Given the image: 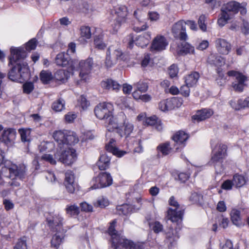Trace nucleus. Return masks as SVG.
<instances>
[{
	"instance_id": "obj_62",
	"label": "nucleus",
	"mask_w": 249,
	"mask_h": 249,
	"mask_svg": "<svg viewBox=\"0 0 249 249\" xmlns=\"http://www.w3.org/2000/svg\"><path fill=\"white\" fill-rule=\"evenodd\" d=\"M77 115L75 113L72 112H69L65 115V121L69 123H72L73 121L76 118Z\"/></svg>"
},
{
	"instance_id": "obj_58",
	"label": "nucleus",
	"mask_w": 249,
	"mask_h": 249,
	"mask_svg": "<svg viewBox=\"0 0 249 249\" xmlns=\"http://www.w3.org/2000/svg\"><path fill=\"white\" fill-rule=\"evenodd\" d=\"M109 202L107 199L103 197L97 201V203L95 204V206L104 208L107 206Z\"/></svg>"
},
{
	"instance_id": "obj_2",
	"label": "nucleus",
	"mask_w": 249,
	"mask_h": 249,
	"mask_svg": "<svg viewBox=\"0 0 249 249\" xmlns=\"http://www.w3.org/2000/svg\"><path fill=\"white\" fill-rule=\"evenodd\" d=\"M4 152L0 148V165L3 164L2 174L6 178L14 179L16 178L20 179L24 178L26 173V166L24 164H20L18 166L13 164L10 160H5Z\"/></svg>"
},
{
	"instance_id": "obj_15",
	"label": "nucleus",
	"mask_w": 249,
	"mask_h": 249,
	"mask_svg": "<svg viewBox=\"0 0 249 249\" xmlns=\"http://www.w3.org/2000/svg\"><path fill=\"white\" fill-rule=\"evenodd\" d=\"M228 74L230 76H233L235 78L236 81L232 83L234 89L238 92L242 91L245 86L244 82L247 79L246 77L241 73L233 71H229Z\"/></svg>"
},
{
	"instance_id": "obj_49",
	"label": "nucleus",
	"mask_w": 249,
	"mask_h": 249,
	"mask_svg": "<svg viewBox=\"0 0 249 249\" xmlns=\"http://www.w3.org/2000/svg\"><path fill=\"white\" fill-rule=\"evenodd\" d=\"M65 210L66 213L71 216L78 215L79 213V208L75 204L67 206Z\"/></svg>"
},
{
	"instance_id": "obj_8",
	"label": "nucleus",
	"mask_w": 249,
	"mask_h": 249,
	"mask_svg": "<svg viewBox=\"0 0 249 249\" xmlns=\"http://www.w3.org/2000/svg\"><path fill=\"white\" fill-rule=\"evenodd\" d=\"M113 106L110 103H103L98 104L94 108V113L96 117L100 120H107L108 121L112 116Z\"/></svg>"
},
{
	"instance_id": "obj_48",
	"label": "nucleus",
	"mask_w": 249,
	"mask_h": 249,
	"mask_svg": "<svg viewBox=\"0 0 249 249\" xmlns=\"http://www.w3.org/2000/svg\"><path fill=\"white\" fill-rule=\"evenodd\" d=\"M54 147L53 144L50 142H42L38 146L40 152H49Z\"/></svg>"
},
{
	"instance_id": "obj_24",
	"label": "nucleus",
	"mask_w": 249,
	"mask_h": 249,
	"mask_svg": "<svg viewBox=\"0 0 249 249\" xmlns=\"http://www.w3.org/2000/svg\"><path fill=\"white\" fill-rule=\"evenodd\" d=\"M11 56L9 58V64L13 65L14 62L25 58L26 56V52L20 48H11Z\"/></svg>"
},
{
	"instance_id": "obj_16",
	"label": "nucleus",
	"mask_w": 249,
	"mask_h": 249,
	"mask_svg": "<svg viewBox=\"0 0 249 249\" xmlns=\"http://www.w3.org/2000/svg\"><path fill=\"white\" fill-rule=\"evenodd\" d=\"M134 15L137 19L138 23H134L133 27V30L136 32H140L146 30L148 28V26L147 23H144L142 25H141L142 23L144 22L145 19L143 18L145 17V13L141 10H137L134 12Z\"/></svg>"
},
{
	"instance_id": "obj_42",
	"label": "nucleus",
	"mask_w": 249,
	"mask_h": 249,
	"mask_svg": "<svg viewBox=\"0 0 249 249\" xmlns=\"http://www.w3.org/2000/svg\"><path fill=\"white\" fill-rule=\"evenodd\" d=\"M70 72L65 70H59L56 71L54 74L55 78L58 81H65L70 76Z\"/></svg>"
},
{
	"instance_id": "obj_23",
	"label": "nucleus",
	"mask_w": 249,
	"mask_h": 249,
	"mask_svg": "<svg viewBox=\"0 0 249 249\" xmlns=\"http://www.w3.org/2000/svg\"><path fill=\"white\" fill-rule=\"evenodd\" d=\"M63 218L59 214H55L47 219L49 226L56 231H60L63 224Z\"/></svg>"
},
{
	"instance_id": "obj_7",
	"label": "nucleus",
	"mask_w": 249,
	"mask_h": 249,
	"mask_svg": "<svg viewBox=\"0 0 249 249\" xmlns=\"http://www.w3.org/2000/svg\"><path fill=\"white\" fill-rule=\"evenodd\" d=\"M170 206L175 207V209L169 208L167 211V217L172 222H176L178 224L182 220L183 211L179 208L178 202L175 200L174 196H171L169 200Z\"/></svg>"
},
{
	"instance_id": "obj_44",
	"label": "nucleus",
	"mask_w": 249,
	"mask_h": 249,
	"mask_svg": "<svg viewBox=\"0 0 249 249\" xmlns=\"http://www.w3.org/2000/svg\"><path fill=\"white\" fill-rule=\"evenodd\" d=\"M21 141L29 142L31 141V130L30 129H19L18 130Z\"/></svg>"
},
{
	"instance_id": "obj_1",
	"label": "nucleus",
	"mask_w": 249,
	"mask_h": 249,
	"mask_svg": "<svg viewBox=\"0 0 249 249\" xmlns=\"http://www.w3.org/2000/svg\"><path fill=\"white\" fill-rule=\"evenodd\" d=\"M108 130H115L116 132L122 138L127 137L133 132L134 125L129 122L123 112H121L115 117L110 118L106 124Z\"/></svg>"
},
{
	"instance_id": "obj_18",
	"label": "nucleus",
	"mask_w": 249,
	"mask_h": 249,
	"mask_svg": "<svg viewBox=\"0 0 249 249\" xmlns=\"http://www.w3.org/2000/svg\"><path fill=\"white\" fill-rule=\"evenodd\" d=\"M16 137V130L12 128H8L3 131L0 138V141L6 145L9 146L14 143Z\"/></svg>"
},
{
	"instance_id": "obj_14",
	"label": "nucleus",
	"mask_w": 249,
	"mask_h": 249,
	"mask_svg": "<svg viewBox=\"0 0 249 249\" xmlns=\"http://www.w3.org/2000/svg\"><path fill=\"white\" fill-rule=\"evenodd\" d=\"M186 23L180 20L175 23L172 28V32L175 38H179L181 40H186L187 35L186 33Z\"/></svg>"
},
{
	"instance_id": "obj_59",
	"label": "nucleus",
	"mask_w": 249,
	"mask_h": 249,
	"mask_svg": "<svg viewBox=\"0 0 249 249\" xmlns=\"http://www.w3.org/2000/svg\"><path fill=\"white\" fill-rule=\"evenodd\" d=\"M190 85H187V84H186V85H183L180 88V93L185 97H188L190 94Z\"/></svg>"
},
{
	"instance_id": "obj_64",
	"label": "nucleus",
	"mask_w": 249,
	"mask_h": 249,
	"mask_svg": "<svg viewBox=\"0 0 249 249\" xmlns=\"http://www.w3.org/2000/svg\"><path fill=\"white\" fill-rule=\"evenodd\" d=\"M242 32L245 35L249 34V23L245 20L243 21L242 26L241 27Z\"/></svg>"
},
{
	"instance_id": "obj_60",
	"label": "nucleus",
	"mask_w": 249,
	"mask_h": 249,
	"mask_svg": "<svg viewBox=\"0 0 249 249\" xmlns=\"http://www.w3.org/2000/svg\"><path fill=\"white\" fill-rule=\"evenodd\" d=\"M24 92L29 94L31 93L34 89V85L32 83L28 82L25 83L23 86Z\"/></svg>"
},
{
	"instance_id": "obj_28",
	"label": "nucleus",
	"mask_w": 249,
	"mask_h": 249,
	"mask_svg": "<svg viewBox=\"0 0 249 249\" xmlns=\"http://www.w3.org/2000/svg\"><path fill=\"white\" fill-rule=\"evenodd\" d=\"M102 88L106 89L117 91L120 88V85L116 81L112 79H107L101 83Z\"/></svg>"
},
{
	"instance_id": "obj_13",
	"label": "nucleus",
	"mask_w": 249,
	"mask_h": 249,
	"mask_svg": "<svg viewBox=\"0 0 249 249\" xmlns=\"http://www.w3.org/2000/svg\"><path fill=\"white\" fill-rule=\"evenodd\" d=\"M115 20L116 23L114 27V32H117L122 24L125 22L127 16V9L124 5L116 7L115 10Z\"/></svg>"
},
{
	"instance_id": "obj_56",
	"label": "nucleus",
	"mask_w": 249,
	"mask_h": 249,
	"mask_svg": "<svg viewBox=\"0 0 249 249\" xmlns=\"http://www.w3.org/2000/svg\"><path fill=\"white\" fill-rule=\"evenodd\" d=\"M206 17L202 15H201L198 20V24L199 28L203 32H205L207 30V26L205 24Z\"/></svg>"
},
{
	"instance_id": "obj_19",
	"label": "nucleus",
	"mask_w": 249,
	"mask_h": 249,
	"mask_svg": "<svg viewBox=\"0 0 249 249\" xmlns=\"http://www.w3.org/2000/svg\"><path fill=\"white\" fill-rule=\"evenodd\" d=\"M64 184L69 193L74 192L77 184L75 182L74 174L71 171H68L66 173Z\"/></svg>"
},
{
	"instance_id": "obj_47",
	"label": "nucleus",
	"mask_w": 249,
	"mask_h": 249,
	"mask_svg": "<svg viewBox=\"0 0 249 249\" xmlns=\"http://www.w3.org/2000/svg\"><path fill=\"white\" fill-rule=\"evenodd\" d=\"M40 77L41 81L44 84L48 83L53 78L51 72L44 70L41 71Z\"/></svg>"
},
{
	"instance_id": "obj_41",
	"label": "nucleus",
	"mask_w": 249,
	"mask_h": 249,
	"mask_svg": "<svg viewBox=\"0 0 249 249\" xmlns=\"http://www.w3.org/2000/svg\"><path fill=\"white\" fill-rule=\"evenodd\" d=\"M94 45L95 48L99 50H104L107 45L103 41V35H99L95 36Z\"/></svg>"
},
{
	"instance_id": "obj_36",
	"label": "nucleus",
	"mask_w": 249,
	"mask_h": 249,
	"mask_svg": "<svg viewBox=\"0 0 249 249\" xmlns=\"http://www.w3.org/2000/svg\"><path fill=\"white\" fill-rule=\"evenodd\" d=\"M109 163L110 158L106 154H104L100 156L97 164L100 170H104L108 167Z\"/></svg>"
},
{
	"instance_id": "obj_54",
	"label": "nucleus",
	"mask_w": 249,
	"mask_h": 249,
	"mask_svg": "<svg viewBox=\"0 0 249 249\" xmlns=\"http://www.w3.org/2000/svg\"><path fill=\"white\" fill-rule=\"evenodd\" d=\"M150 227L156 233L161 231L163 229L162 225L158 221L155 222L153 223H149Z\"/></svg>"
},
{
	"instance_id": "obj_3",
	"label": "nucleus",
	"mask_w": 249,
	"mask_h": 249,
	"mask_svg": "<svg viewBox=\"0 0 249 249\" xmlns=\"http://www.w3.org/2000/svg\"><path fill=\"white\" fill-rule=\"evenodd\" d=\"M240 3L235 1H231L224 4L221 8V13L217 20L218 24L224 26L228 21L232 18L233 15L239 11Z\"/></svg>"
},
{
	"instance_id": "obj_40",
	"label": "nucleus",
	"mask_w": 249,
	"mask_h": 249,
	"mask_svg": "<svg viewBox=\"0 0 249 249\" xmlns=\"http://www.w3.org/2000/svg\"><path fill=\"white\" fill-rule=\"evenodd\" d=\"M208 62L212 65L217 67H220L225 63L223 58L221 56H216L214 54H211L208 57Z\"/></svg>"
},
{
	"instance_id": "obj_53",
	"label": "nucleus",
	"mask_w": 249,
	"mask_h": 249,
	"mask_svg": "<svg viewBox=\"0 0 249 249\" xmlns=\"http://www.w3.org/2000/svg\"><path fill=\"white\" fill-rule=\"evenodd\" d=\"M40 159L46 161L52 164L55 165L56 163L57 159L55 158V154H54V157L50 154H44L41 156Z\"/></svg>"
},
{
	"instance_id": "obj_11",
	"label": "nucleus",
	"mask_w": 249,
	"mask_h": 249,
	"mask_svg": "<svg viewBox=\"0 0 249 249\" xmlns=\"http://www.w3.org/2000/svg\"><path fill=\"white\" fill-rule=\"evenodd\" d=\"M151 34L150 32L144 33L142 35H140L135 37L132 34H130L127 36V40L129 41V47L132 48L134 43L136 45L142 48L146 47L149 42L151 38Z\"/></svg>"
},
{
	"instance_id": "obj_51",
	"label": "nucleus",
	"mask_w": 249,
	"mask_h": 249,
	"mask_svg": "<svg viewBox=\"0 0 249 249\" xmlns=\"http://www.w3.org/2000/svg\"><path fill=\"white\" fill-rule=\"evenodd\" d=\"M14 249H27L26 238L23 237L19 239L15 246Z\"/></svg>"
},
{
	"instance_id": "obj_46",
	"label": "nucleus",
	"mask_w": 249,
	"mask_h": 249,
	"mask_svg": "<svg viewBox=\"0 0 249 249\" xmlns=\"http://www.w3.org/2000/svg\"><path fill=\"white\" fill-rule=\"evenodd\" d=\"M117 212L119 215H127L132 211V208L128 204H123L116 207Z\"/></svg>"
},
{
	"instance_id": "obj_6",
	"label": "nucleus",
	"mask_w": 249,
	"mask_h": 249,
	"mask_svg": "<svg viewBox=\"0 0 249 249\" xmlns=\"http://www.w3.org/2000/svg\"><path fill=\"white\" fill-rule=\"evenodd\" d=\"M124 54L120 49L110 46L107 48L106 53L105 66L107 69L111 68L118 60H122Z\"/></svg>"
},
{
	"instance_id": "obj_5",
	"label": "nucleus",
	"mask_w": 249,
	"mask_h": 249,
	"mask_svg": "<svg viewBox=\"0 0 249 249\" xmlns=\"http://www.w3.org/2000/svg\"><path fill=\"white\" fill-rule=\"evenodd\" d=\"M55 158L63 164L70 165L76 160L77 154L75 150L71 147L62 148L57 150Z\"/></svg>"
},
{
	"instance_id": "obj_31",
	"label": "nucleus",
	"mask_w": 249,
	"mask_h": 249,
	"mask_svg": "<svg viewBox=\"0 0 249 249\" xmlns=\"http://www.w3.org/2000/svg\"><path fill=\"white\" fill-rule=\"evenodd\" d=\"M231 219L232 223L237 226H240L242 225L243 223L242 222L240 211L235 208H233L231 210Z\"/></svg>"
},
{
	"instance_id": "obj_10",
	"label": "nucleus",
	"mask_w": 249,
	"mask_h": 249,
	"mask_svg": "<svg viewBox=\"0 0 249 249\" xmlns=\"http://www.w3.org/2000/svg\"><path fill=\"white\" fill-rule=\"evenodd\" d=\"M227 146L223 143H217L213 148L211 162L214 166L217 163H221L223 159L227 156Z\"/></svg>"
},
{
	"instance_id": "obj_26",
	"label": "nucleus",
	"mask_w": 249,
	"mask_h": 249,
	"mask_svg": "<svg viewBox=\"0 0 249 249\" xmlns=\"http://www.w3.org/2000/svg\"><path fill=\"white\" fill-rule=\"evenodd\" d=\"M213 114V111L212 109L210 108H204L198 110L196 114L193 116L192 118L198 121H202L209 118Z\"/></svg>"
},
{
	"instance_id": "obj_61",
	"label": "nucleus",
	"mask_w": 249,
	"mask_h": 249,
	"mask_svg": "<svg viewBox=\"0 0 249 249\" xmlns=\"http://www.w3.org/2000/svg\"><path fill=\"white\" fill-rule=\"evenodd\" d=\"M81 210L86 212H90L92 211V206L89 203L84 202L80 204Z\"/></svg>"
},
{
	"instance_id": "obj_25",
	"label": "nucleus",
	"mask_w": 249,
	"mask_h": 249,
	"mask_svg": "<svg viewBox=\"0 0 249 249\" xmlns=\"http://www.w3.org/2000/svg\"><path fill=\"white\" fill-rule=\"evenodd\" d=\"M67 131H55L53 134V138L59 145V149L65 148Z\"/></svg>"
},
{
	"instance_id": "obj_20",
	"label": "nucleus",
	"mask_w": 249,
	"mask_h": 249,
	"mask_svg": "<svg viewBox=\"0 0 249 249\" xmlns=\"http://www.w3.org/2000/svg\"><path fill=\"white\" fill-rule=\"evenodd\" d=\"M168 45L165 37L161 35H158L153 39L151 49L152 50H155L157 51H160L164 50Z\"/></svg>"
},
{
	"instance_id": "obj_22",
	"label": "nucleus",
	"mask_w": 249,
	"mask_h": 249,
	"mask_svg": "<svg viewBox=\"0 0 249 249\" xmlns=\"http://www.w3.org/2000/svg\"><path fill=\"white\" fill-rule=\"evenodd\" d=\"M118 245L121 247V249H143L144 248V244L142 243L138 242L136 243L125 239L123 237L119 239Z\"/></svg>"
},
{
	"instance_id": "obj_33",
	"label": "nucleus",
	"mask_w": 249,
	"mask_h": 249,
	"mask_svg": "<svg viewBox=\"0 0 249 249\" xmlns=\"http://www.w3.org/2000/svg\"><path fill=\"white\" fill-rule=\"evenodd\" d=\"M188 135L183 131L177 132L172 137L173 141L179 145L183 144V142L188 139Z\"/></svg>"
},
{
	"instance_id": "obj_45",
	"label": "nucleus",
	"mask_w": 249,
	"mask_h": 249,
	"mask_svg": "<svg viewBox=\"0 0 249 249\" xmlns=\"http://www.w3.org/2000/svg\"><path fill=\"white\" fill-rule=\"evenodd\" d=\"M232 181L236 187H241L246 183V179L244 176L236 174L233 176Z\"/></svg>"
},
{
	"instance_id": "obj_37",
	"label": "nucleus",
	"mask_w": 249,
	"mask_h": 249,
	"mask_svg": "<svg viewBox=\"0 0 249 249\" xmlns=\"http://www.w3.org/2000/svg\"><path fill=\"white\" fill-rule=\"evenodd\" d=\"M199 78V74L197 72H193L187 75L185 78V81L187 85L190 87L195 86Z\"/></svg>"
},
{
	"instance_id": "obj_63",
	"label": "nucleus",
	"mask_w": 249,
	"mask_h": 249,
	"mask_svg": "<svg viewBox=\"0 0 249 249\" xmlns=\"http://www.w3.org/2000/svg\"><path fill=\"white\" fill-rule=\"evenodd\" d=\"M178 72V69L175 65H171L169 69V74L171 77H175Z\"/></svg>"
},
{
	"instance_id": "obj_9",
	"label": "nucleus",
	"mask_w": 249,
	"mask_h": 249,
	"mask_svg": "<svg viewBox=\"0 0 249 249\" xmlns=\"http://www.w3.org/2000/svg\"><path fill=\"white\" fill-rule=\"evenodd\" d=\"M112 183V179L110 175L107 172L100 173L92 180V189H96L106 187L110 185Z\"/></svg>"
},
{
	"instance_id": "obj_43",
	"label": "nucleus",
	"mask_w": 249,
	"mask_h": 249,
	"mask_svg": "<svg viewBox=\"0 0 249 249\" xmlns=\"http://www.w3.org/2000/svg\"><path fill=\"white\" fill-rule=\"evenodd\" d=\"M65 101L62 99H59L53 103L52 108L55 112H60L65 109Z\"/></svg>"
},
{
	"instance_id": "obj_12",
	"label": "nucleus",
	"mask_w": 249,
	"mask_h": 249,
	"mask_svg": "<svg viewBox=\"0 0 249 249\" xmlns=\"http://www.w3.org/2000/svg\"><path fill=\"white\" fill-rule=\"evenodd\" d=\"M93 61L91 58L81 60L78 63V71L80 77L83 80L87 79L93 67Z\"/></svg>"
},
{
	"instance_id": "obj_17",
	"label": "nucleus",
	"mask_w": 249,
	"mask_h": 249,
	"mask_svg": "<svg viewBox=\"0 0 249 249\" xmlns=\"http://www.w3.org/2000/svg\"><path fill=\"white\" fill-rule=\"evenodd\" d=\"M214 44L217 52L221 54L227 55L231 50L230 43L224 38H217L215 40Z\"/></svg>"
},
{
	"instance_id": "obj_30",
	"label": "nucleus",
	"mask_w": 249,
	"mask_h": 249,
	"mask_svg": "<svg viewBox=\"0 0 249 249\" xmlns=\"http://www.w3.org/2000/svg\"><path fill=\"white\" fill-rule=\"evenodd\" d=\"M91 37L90 28L88 26H83L80 29V36L79 41L82 43L87 42V40Z\"/></svg>"
},
{
	"instance_id": "obj_27",
	"label": "nucleus",
	"mask_w": 249,
	"mask_h": 249,
	"mask_svg": "<svg viewBox=\"0 0 249 249\" xmlns=\"http://www.w3.org/2000/svg\"><path fill=\"white\" fill-rule=\"evenodd\" d=\"M55 61L57 65L61 67H66L70 65L71 63H72L71 61L68 54L64 53H58L56 56Z\"/></svg>"
},
{
	"instance_id": "obj_29",
	"label": "nucleus",
	"mask_w": 249,
	"mask_h": 249,
	"mask_svg": "<svg viewBox=\"0 0 249 249\" xmlns=\"http://www.w3.org/2000/svg\"><path fill=\"white\" fill-rule=\"evenodd\" d=\"M106 147L107 151L118 157H121L126 153L124 151H120L115 147V141L113 139L111 140L106 145Z\"/></svg>"
},
{
	"instance_id": "obj_57",
	"label": "nucleus",
	"mask_w": 249,
	"mask_h": 249,
	"mask_svg": "<svg viewBox=\"0 0 249 249\" xmlns=\"http://www.w3.org/2000/svg\"><path fill=\"white\" fill-rule=\"evenodd\" d=\"M36 46V39L33 38L31 39L28 42L26 45V49L30 51L32 50H34Z\"/></svg>"
},
{
	"instance_id": "obj_38",
	"label": "nucleus",
	"mask_w": 249,
	"mask_h": 249,
	"mask_svg": "<svg viewBox=\"0 0 249 249\" xmlns=\"http://www.w3.org/2000/svg\"><path fill=\"white\" fill-rule=\"evenodd\" d=\"M145 123L147 125L154 126L158 131H160L162 129V127L161 122L160 120H159L155 116L146 118Z\"/></svg>"
},
{
	"instance_id": "obj_55",
	"label": "nucleus",
	"mask_w": 249,
	"mask_h": 249,
	"mask_svg": "<svg viewBox=\"0 0 249 249\" xmlns=\"http://www.w3.org/2000/svg\"><path fill=\"white\" fill-rule=\"evenodd\" d=\"M137 89L140 91L141 92H145L148 89V85L147 83L142 81H140L134 85Z\"/></svg>"
},
{
	"instance_id": "obj_35",
	"label": "nucleus",
	"mask_w": 249,
	"mask_h": 249,
	"mask_svg": "<svg viewBox=\"0 0 249 249\" xmlns=\"http://www.w3.org/2000/svg\"><path fill=\"white\" fill-rule=\"evenodd\" d=\"M178 50L180 54L193 53L195 51L194 47L185 41L183 42L180 46H178Z\"/></svg>"
},
{
	"instance_id": "obj_50",
	"label": "nucleus",
	"mask_w": 249,
	"mask_h": 249,
	"mask_svg": "<svg viewBox=\"0 0 249 249\" xmlns=\"http://www.w3.org/2000/svg\"><path fill=\"white\" fill-rule=\"evenodd\" d=\"M158 149L164 155H168L171 151V148L170 147L169 143L168 142L160 145L158 147Z\"/></svg>"
},
{
	"instance_id": "obj_34",
	"label": "nucleus",
	"mask_w": 249,
	"mask_h": 249,
	"mask_svg": "<svg viewBox=\"0 0 249 249\" xmlns=\"http://www.w3.org/2000/svg\"><path fill=\"white\" fill-rule=\"evenodd\" d=\"M165 100L168 110H172L175 107H179L181 106L182 104L181 99L176 97H173L171 99H168Z\"/></svg>"
},
{
	"instance_id": "obj_52",
	"label": "nucleus",
	"mask_w": 249,
	"mask_h": 249,
	"mask_svg": "<svg viewBox=\"0 0 249 249\" xmlns=\"http://www.w3.org/2000/svg\"><path fill=\"white\" fill-rule=\"evenodd\" d=\"M166 237L171 243L178 238V235L177 234V232L176 231H174L173 229H170L169 231L167 232Z\"/></svg>"
},
{
	"instance_id": "obj_21",
	"label": "nucleus",
	"mask_w": 249,
	"mask_h": 249,
	"mask_svg": "<svg viewBox=\"0 0 249 249\" xmlns=\"http://www.w3.org/2000/svg\"><path fill=\"white\" fill-rule=\"evenodd\" d=\"M116 224V220H114L111 223L108 228V231L109 235L112 237V247L113 249H121L120 245H118V241L121 237L120 234L117 233V231L115 229V226Z\"/></svg>"
},
{
	"instance_id": "obj_32",
	"label": "nucleus",
	"mask_w": 249,
	"mask_h": 249,
	"mask_svg": "<svg viewBox=\"0 0 249 249\" xmlns=\"http://www.w3.org/2000/svg\"><path fill=\"white\" fill-rule=\"evenodd\" d=\"M65 148L71 147L70 146L77 143L79 139L77 135L73 132L67 131Z\"/></svg>"
},
{
	"instance_id": "obj_39",
	"label": "nucleus",
	"mask_w": 249,
	"mask_h": 249,
	"mask_svg": "<svg viewBox=\"0 0 249 249\" xmlns=\"http://www.w3.org/2000/svg\"><path fill=\"white\" fill-rule=\"evenodd\" d=\"M57 231V233L53 235L51 240L52 246L56 249L59 247L64 238L63 233L60 232V231Z\"/></svg>"
},
{
	"instance_id": "obj_4",
	"label": "nucleus",
	"mask_w": 249,
	"mask_h": 249,
	"mask_svg": "<svg viewBox=\"0 0 249 249\" xmlns=\"http://www.w3.org/2000/svg\"><path fill=\"white\" fill-rule=\"evenodd\" d=\"M28 71L27 63L24 61H19L9 71L8 77L12 81L22 82Z\"/></svg>"
}]
</instances>
